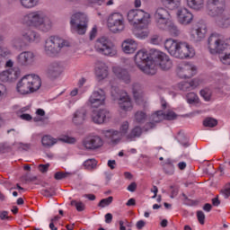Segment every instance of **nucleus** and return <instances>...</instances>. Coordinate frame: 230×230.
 Here are the masks:
<instances>
[{"label":"nucleus","mask_w":230,"mask_h":230,"mask_svg":"<svg viewBox=\"0 0 230 230\" xmlns=\"http://www.w3.org/2000/svg\"><path fill=\"white\" fill-rule=\"evenodd\" d=\"M206 12L209 17L217 19L221 28H229L230 17L224 14L227 10V0H206Z\"/></svg>","instance_id":"obj_1"},{"label":"nucleus","mask_w":230,"mask_h":230,"mask_svg":"<svg viewBox=\"0 0 230 230\" xmlns=\"http://www.w3.org/2000/svg\"><path fill=\"white\" fill-rule=\"evenodd\" d=\"M22 22L31 28H40L42 31H49L53 28V22L43 11H32L25 14Z\"/></svg>","instance_id":"obj_2"},{"label":"nucleus","mask_w":230,"mask_h":230,"mask_svg":"<svg viewBox=\"0 0 230 230\" xmlns=\"http://www.w3.org/2000/svg\"><path fill=\"white\" fill-rule=\"evenodd\" d=\"M164 48L175 58H190L195 57V49L186 42H179L173 39H168L164 42Z\"/></svg>","instance_id":"obj_3"},{"label":"nucleus","mask_w":230,"mask_h":230,"mask_svg":"<svg viewBox=\"0 0 230 230\" xmlns=\"http://www.w3.org/2000/svg\"><path fill=\"white\" fill-rule=\"evenodd\" d=\"M42 86V80L37 75H27L17 84L16 90L20 94H32L37 93Z\"/></svg>","instance_id":"obj_4"},{"label":"nucleus","mask_w":230,"mask_h":230,"mask_svg":"<svg viewBox=\"0 0 230 230\" xmlns=\"http://www.w3.org/2000/svg\"><path fill=\"white\" fill-rule=\"evenodd\" d=\"M68 46L69 42L57 36H51L45 41L44 51L49 57H56V55L60 53L62 48Z\"/></svg>","instance_id":"obj_5"},{"label":"nucleus","mask_w":230,"mask_h":230,"mask_svg":"<svg viewBox=\"0 0 230 230\" xmlns=\"http://www.w3.org/2000/svg\"><path fill=\"white\" fill-rule=\"evenodd\" d=\"M95 50L97 53L104 55V57H116V55H118L116 45L105 36L97 39L95 42Z\"/></svg>","instance_id":"obj_6"},{"label":"nucleus","mask_w":230,"mask_h":230,"mask_svg":"<svg viewBox=\"0 0 230 230\" xmlns=\"http://www.w3.org/2000/svg\"><path fill=\"white\" fill-rule=\"evenodd\" d=\"M150 62H152L150 51L148 54L145 50H139L135 55V64H137L140 71H143L146 75H155V69L152 67V65L149 64Z\"/></svg>","instance_id":"obj_7"},{"label":"nucleus","mask_w":230,"mask_h":230,"mask_svg":"<svg viewBox=\"0 0 230 230\" xmlns=\"http://www.w3.org/2000/svg\"><path fill=\"white\" fill-rule=\"evenodd\" d=\"M151 61L159 66L163 71H169L173 66V62L166 53L152 49L150 50Z\"/></svg>","instance_id":"obj_8"},{"label":"nucleus","mask_w":230,"mask_h":230,"mask_svg":"<svg viewBox=\"0 0 230 230\" xmlns=\"http://www.w3.org/2000/svg\"><path fill=\"white\" fill-rule=\"evenodd\" d=\"M111 93L113 100H118L122 111H132V101L127 92L119 90L118 86L111 85Z\"/></svg>","instance_id":"obj_9"},{"label":"nucleus","mask_w":230,"mask_h":230,"mask_svg":"<svg viewBox=\"0 0 230 230\" xmlns=\"http://www.w3.org/2000/svg\"><path fill=\"white\" fill-rule=\"evenodd\" d=\"M87 15L82 13H76L73 14L70 18V26L73 31L78 33V35H85V31H87Z\"/></svg>","instance_id":"obj_10"},{"label":"nucleus","mask_w":230,"mask_h":230,"mask_svg":"<svg viewBox=\"0 0 230 230\" xmlns=\"http://www.w3.org/2000/svg\"><path fill=\"white\" fill-rule=\"evenodd\" d=\"M168 7L158 6L155 9L154 19L155 22L160 30H165L166 24H169L170 21H172V14L170 11H168Z\"/></svg>","instance_id":"obj_11"},{"label":"nucleus","mask_w":230,"mask_h":230,"mask_svg":"<svg viewBox=\"0 0 230 230\" xmlns=\"http://www.w3.org/2000/svg\"><path fill=\"white\" fill-rule=\"evenodd\" d=\"M210 53H222L225 49H230V45L222 40V35L212 33L208 40Z\"/></svg>","instance_id":"obj_12"},{"label":"nucleus","mask_w":230,"mask_h":230,"mask_svg":"<svg viewBox=\"0 0 230 230\" xmlns=\"http://www.w3.org/2000/svg\"><path fill=\"white\" fill-rule=\"evenodd\" d=\"M108 28L112 33H121L125 30L123 15L119 13H111L107 21Z\"/></svg>","instance_id":"obj_13"},{"label":"nucleus","mask_w":230,"mask_h":230,"mask_svg":"<svg viewBox=\"0 0 230 230\" xmlns=\"http://www.w3.org/2000/svg\"><path fill=\"white\" fill-rule=\"evenodd\" d=\"M128 21L133 24H146L150 19V14L143 10L132 9L128 13Z\"/></svg>","instance_id":"obj_14"},{"label":"nucleus","mask_w":230,"mask_h":230,"mask_svg":"<svg viewBox=\"0 0 230 230\" xmlns=\"http://www.w3.org/2000/svg\"><path fill=\"white\" fill-rule=\"evenodd\" d=\"M58 141H61V143H67L68 145H75V143H76V138L69 136H62L58 138H53V137L46 135L41 138V145L45 148H51V146L57 145Z\"/></svg>","instance_id":"obj_15"},{"label":"nucleus","mask_w":230,"mask_h":230,"mask_svg":"<svg viewBox=\"0 0 230 230\" xmlns=\"http://www.w3.org/2000/svg\"><path fill=\"white\" fill-rule=\"evenodd\" d=\"M82 145L84 150H88L93 152L94 150H98V148H102L103 146V139L101 138L98 135H90L86 136L83 141Z\"/></svg>","instance_id":"obj_16"},{"label":"nucleus","mask_w":230,"mask_h":230,"mask_svg":"<svg viewBox=\"0 0 230 230\" xmlns=\"http://www.w3.org/2000/svg\"><path fill=\"white\" fill-rule=\"evenodd\" d=\"M206 33H208L206 23H196L190 28V40L192 42H200L202 39H205Z\"/></svg>","instance_id":"obj_17"},{"label":"nucleus","mask_w":230,"mask_h":230,"mask_svg":"<svg viewBox=\"0 0 230 230\" xmlns=\"http://www.w3.org/2000/svg\"><path fill=\"white\" fill-rule=\"evenodd\" d=\"M16 64L20 67H30L35 64V54L31 51H23L16 57Z\"/></svg>","instance_id":"obj_18"},{"label":"nucleus","mask_w":230,"mask_h":230,"mask_svg":"<svg viewBox=\"0 0 230 230\" xmlns=\"http://www.w3.org/2000/svg\"><path fill=\"white\" fill-rule=\"evenodd\" d=\"M197 74V68L190 63H181L177 66L179 78H191Z\"/></svg>","instance_id":"obj_19"},{"label":"nucleus","mask_w":230,"mask_h":230,"mask_svg":"<svg viewBox=\"0 0 230 230\" xmlns=\"http://www.w3.org/2000/svg\"><path fill=\"white\" fill-rule=\"evenodd\" d=\"M105 104V92L103 90L94 91L88 100V105L93 109H98Z\"/></svg>","instance_id":"obj_20"},{"label":"nucleus","mask_w":230,"mask_h":230,"mask_svg":"<svg viewBox=\"0 0 230 230\" xmlns=\"http://www.w3.org/2000/svg\"><path fill=\"white\" fill-rule=\"evenodd\" d=\"M62 65L58 61H52L50 62L47 68H46V75L48 78H50V80H56V78H58L62 75Z\"/></svg>","instance_id":"obj_21"},{"label":"nucleus","mask_w":230,"mask_h":230,"mask_svg":"<svg viewBox=\"0 0 230 230\" xmlns=\"http://www.w3.org/2000/svg\"><path fill=\"white\" fill-rule=\"evenodd\" d=\"M176 15L178 22L182 26H190V24L193 22V13H191L186 7L178 9Z\"/></svg>","instance_id":"obj_22"},{"label":"nucleus","mask_w":230,"mask_h":230,"mask_svg":"<svg viewBox=\"0 0 230 230\" xmlns=\"http://www.w3.org/2000/svg\"><path fill=\"white\" fill-rule=\"evenodd\" d=\"M92 119L93 123H97V125L107 123V121L111 119V112L107 109L93 111L92 113Z\"/></svg>","instance_id":"obj_23"},{"label":"nucleus","mask_w":230,"mask_h":230,"mask_svg":"<svg viewBox=\"0 0 230 230\" xmlns=\"http://www.w3.org/2000/svg\"><path fill=\"white\" fill-rule=\"evenodd\" d=\"M85 119H87V109L80 108L74 112L72 123L75 127H82L85 123Z\"/></svg>","instance_id":"obj_24"},{"label":"nucleus","mask_w":230,"mask_h":230,"mask_svg":"<svg viewBox=\"0 0 230 230\" xmlns=\"http://www.w3.org/2000/svg\"><path fill=\"white\" fill-rule=\"evenodd\" d=\"M102 134L111 143V145H118L121 141V132L115 129L103 130Z\"/></svg>","instance_id":"obj_25"},{"label":"nucleus","mask_w":230,"mask_h":230,"mask_svg":"<svg viewBox=\"0 0 230 230\" xmlns=\"http://www.w3.org/2000/svg\"><path fill=\"white\" fill-rule=\"evenodd\" d=\"M21 35L25 42H39L40 40V35L30 28L23 29Z\"/></svg>","instance_id":"obj_26"},{"label":"nucleus","mask_w":230,"mask_h":230,"mask_svg":"<svg viewBox=\"0 0 230 230\" xmlns=\"http://www.w3.org/2000/svg\"><path fill=\"white\" fill-rule=\"evenodd\" d=\"M200 85V80L195 78L192 79L190 82H181L178 84V88L180 91L188 92L193 91V89H197Z\"/></svg>","instance_id":"obj_27"},{"label":"nucleus","mask_w":230,"mask_h":230,"mask_svg":"<svg viewBox=\"0 0 230 230\" xmlns=\"http://www.w3.org/2000/svg\"><path fill=\"white\" fill-rule=\"evenodd\" d=\"M95 75L100 82L105 80L109 76V66L105 63H99L95 70Z\"/></svg>","instance_id":"obj_28"},{"label":"nucleus","mask_w":230,"mask_h":230,"mask_svg":"<svg viewBox=\"0 0 230 230\" xmlns=\"http://www.w3.org/2000/svg\"><path fill=\"white\" fill-rule=\"evenodd\" d=\"M113 73L117 76V78H119V80H123L125 84H130V75L128 72L121 67H113Z\"/></svg>","instance_id":"obj_29"},{"label":"nucleus","mask_w":230,"mask_h":230,"mask_svg":"<svg viewBox=\"0 0 230 230\" xmlns=\"http://www.w3.org/2000/svg\"><path fill=\"white\" fill-rule=\"evenodd\" d=\"M159 3L162 4V6H164L168 10H179L181 8V4L182 0H158Z\"/></svg>","instance_id":"obj_30"},{"label":"nucleus","mask_w":230,"mask_h":230,"mask_svg":"<svg viewBox=\"0 0 230 230\" xmlns=\"http://www.w3.org/2000/svg\"><path fill=\"white\" fill-rule=\"evenodd\" d=\"M137 49V44L132 40H126L122 43V50L124 53L130 55Z\"/></svg>","instance_id":"obj_31"},{"label":"nucleus","mask_w":230,"mask_h":230,"mask_svg":"<svg viewBox=\"0 0 230 230\" xmlns=\"http://www.w3.org/2000/svg\"><path fill=\"white\" fill-rule=\"evenodd\" d=\"M186 4L188 8H190V10H194L195 12H200V10H204L205 1L204 0H186Z\"/></svg>","instance_id":"obj_32"},{"label":"nucleus","mask_w":230,"mask_h":230,"mask_svg":"<svg viewBox=\"0 0 230 230\" xmlns=\"http://www.w3.org/2000/svg\"><path fill=\"white\" fill-rule=\"evenodd\" d=\"M162 30H167V31H169L172 37H179V35H181L179 27H177V25L173 23L172 20H170V22L166 24L165 29Z\"/></svg>","instance_id":"obj_33"},{"label":"nucleus","mask_w":230,"mask_h":230,"mask_svg":"<svg viewBox=\"0 0 230 230\" xmlns=\"http://www.w3.org/2000/svg\"><path fill=\"white\" fill-rule=\"evenodd\" d=\"M141 134H143V129L141 127L137 126L135 127L128 135H127L128 141H133L136 137H141Z\"/></svg>","instance_id":"obj_34"},{"label":"nucleus","mask_w":230,"mask_h":230,"mask_svg":"<svg viewBox=\"0 0 230 230\" xmlns=\"http://www.w3.org/2000/svg\"><path fill=\"white\" fill-rule=\"evenodd\" d=\"M7 73L9 75V79L11 80V82H15V80H17V78L21 76V68L14 66L13 68H9L7 70Z\"/></svg>","instance_id":"obj_35"},{"label":"nucleus","mask_w":230,"mask_h":230,"mask_svg":"<svg viewBox=\"0 0 230 230\" xmlns=\"http://www.w3.org/2000/svg\"><path fill=\"white\" fill-rule=\"evenodd\" d=\"M164 119V111H157L150 116V121H152L155 125L156 123H161Z\"/></svg>","instance_id":"obj_36"},{"label":"nucleus","mask_w":230,"mask_h":230,"mask_svg":"<svg viewBox=\"0 0 230 230\" xmlns=\"http://www.w3.org/2000/svg\"><path fill=\"white\" fill-rule=\"evenodd\" d=\"M13 46L16 48V49H22L24 46H26V41L22 38V35L15 37L13 40Z\"/></svg>","instance_id":"obj_37"},{"label":"nucleus","mask_w":230,"mask_h":230,"mask_svg":"<svg viewBox=\"0 0 230 230\" xmlns=\"http://www.w3.org/2000/svg\"><path fill=\"white\" fill-rule=\"evenodd\" d=\"M20 3L23 8H35L39 4V0H20Z\"/></svg>","instance_id":"obj_38"},{"label":"nucleus","mask_w":230,"mask_h":230,"mask_svg":"<svg viewBox=\"0 0 230 230\" xmlns=\"http://www.w3.org/2000/svg\"><path fill=\"white\" fill-rule=\"evenodd\" d=\"M13 146H16L19 152L21 151L28 152V150H31V144L30 143L19 142V143H14Z\"/></svg>","instance_id":"obj_39"},{"label":"nucleus","mask_w":230,"mask_h":230,"mask_svg":"<svg viewBox=\"0 0 230 230\" xmlns=\"http://www.w3.org/2000/svg\"><path fill=\"white\" fill-rule=\"evenodd\" d=\"M186 100L190 105H193V103H199V95L195 93H189L186 95Z\"/></svg>","instance_id":"obj_40"},{"label":"nucleus","mask_w":230,"mask_h":230,"mask_svg":"<svg viewBox=\"0 0 230 230\" xmlns=\"http://www.w3.org/2000/svg\"><path fill=\"white\" fill-rule=\"evenodd\" d=\"M132 93L135 100H139L141 94V84L135 83L132 85Z\"/></svg>","instance_id":"obj_41"},{"label":"nucleus","mask_w":230,"mask_h":230,"mask_svg":"<svg viewBox=\"0 0 230 230\" xmlns=\"http://www.w3.org/2000/svg\"><path fill=\"white\" fill-rule=\"evenodd\" d=\"M212 94H213V92H211L209 88H204L203 90L200 91V96L204 98L205 102H210Z\"/></svg>","instance_id":"obj_42"},{"label":"nucleus","mask_w":230,"mask_h":230,"mask_svg":"<svg viewBox=\"0 0 230 230\" xmlns=\"http://www.w3.org/2000/svg\"><path fill=\"white\" fill-rule=\"evenodd\" d=\"M114 200V198L112 196H110L106 199H101V201L98 203L99 208H107V206H111L112 204V201Z\"/></svg>","instance_id":"obj_43"},{"label":"nucleus","mask_w":230,"mask_h":230,"mask_svg":"<svg viewBox=\"0 0 230 230\" xmlns=\"http://www.w3.org/2000/svg\"><path fill=\"white\" fill-rule=\"evenodd\" d=\"M177 118V113H175L173 111H167L164 112V119H166L167 121H173Z\"/></svg>","instance_id":"obj_44"},{"label":"nucleus","mask_w":230,"mask_h":230,"mask_svg":"<svg viewBox=\"0 0 230 230\" xmlns=\"http://www.w3.org/2000/svg\"><path fill=\"white\" fill-rule=\"evenodd\" d=\"M203 125H204V127H209V128H213V127H217V125H218V121L213 118H207L203 121Z\"/></svg>","instance_id":"obj_45"},{"label":"nucleus","mask_w":230,"mask_h":230,"mask_svg":"<svg viewBox=\"0 0 230 230\" xmlns=\"http://www.w3.org/2000/svg\"><path fill=\"white\" fill-rule=\"evenodd\" d=\"M164 170L167 175H173L174 168L173 164H172L171 160H167L166 165L164 166Z\"/></svg>","instance_id":"obj_46"},{"label":"nucleus","mask_w":230,"mask_h":230,"mask_svg":"<svg viewBox=\"0 0 230 230\" xmlns=\"http://www.w3.org/2000/svg\"><path fill=\"white\" fill-rule=\"evenodd\" d=\"M135 119L137 123H144L145 119H146V113L144 111H137L135 113Z\"/></svg>","instance_id":"obj_47"},{"label":"nucleus","mask_w":230,"mask_h":230,"mask_svg":"<svg viewBox=\"0 0 230 230\" xmlns=\"http://www.w3.org/2000/svg\"><path fill=\"white\" fill-rule=\"evenodd\" d=\"M96 160L94 159H88L84 163V166L86 170H94V168H96Z\"/></svg>","instance_id":"obj_48"},{"label":"nucleus","mask_w":230,"mask_h":230,"mask_svg":"<svg viewBox=\"0 0 230 230\" xmlns=\"http://www.w3.org/2000/svg\"><path fill=\"white\" fill-rule=\"evenodd\" d=\"M41 195H43V197H48V198L54 197V195H56L55 188L49 187L47 189H43L41 190Z\"/></svg>","instance_id":"obj_49"},{"label":"nucleus","mask_w":230,"mask_h":230,"mask_svg":"<svg viewBox=\"0 0 230 230\" xmlns=\"http://www.w3.org/2000/svg\"><path fill=\"white\" fill-rule=\"evenodd\" d=\"M70 206H75L77 211L85 210V204H84L82 201H76L74 199L70 202Z\"/></svg>","instance_id":"obj_50"},{"label":"nucleus","mask_w":230,"mask_h":230,"mask_svg":"<svg viewBox=\"0 0 230 230\" xmlns=\"http://www.w3.org/2000/svg\"><path fill=\"white\" fill-rule=\"evenodd\" d=\"M71 175H73L71 172H58L55 173L54 178L56 181H62V179H67V177H71Z\"/></svg>","instance_id":"obj_51"},{"label":"nucleus","mask_w":230,"mask_h":230,"mask_svg":"<svg viewBox=\"0 0 230 230\" xmlns=\"http://www.w3.org/2000/svg\"><path fill=\"white\" fill-rule=\"evenodd\" d=\"M221 195L224 199H229L230 197V182L226 183L220 190Z\"/></svg>","instance_id":"obj_52"},{"label":"nucleus","mask_w":230,"mask_h":230,"mask_svg":"<svg viewBox=\"0 0 230 230\" xmlns=\"http://www.w3.org/2000/svg\"><path fill=\"white\" fill-rule=\"evenodd\" d=\"M163 41V39L161 38V35L159 34H154L151 36L150 42L151 44H155V46L161 44Z\"/></svg>","instance_id":"obj_53"},{"label":"nucleus","mask_w":230,"mask_h":230,"mask_svg":"<svg viewBox=\"0 0 230 230\" xmlns=\"http://www.w3.org/2000/svg\"><path fill=\"white\" fill-rule=\"evenodd\" d=\"M181 197H183L182 201L185 206H195V201L188 198L185 193H182Z\"/></svg>","instance_id":"obj_54"},{"label":"nucleus","mask_w":230,"mask_h":230,"mask_svg":"<svg viewBox=\"0 0 230 230\" xmlns=\"http://www.w3.org/2000/svg\"><path fill=\"white\" fill-rule=\"evenodd\" d=\"M0 81L1 82H12L10 79V75L8 74V70H4L0 73Z\"/></svg>","instance_id":"obj_55"},{"label":"nucleus","mask_w":230,"mask_h":230,"mask_svg":"<svg viewBox=\"0 0 230 230\" xmlns=\"http://www.w3.org/2000/svg\"><path fill=\"white\" fill-rule=\"evenodd\" d=\"M197 218H198L199 224H201V226H204V222L206 220V215L204 214V212L202 210H199L197 212Z\"/></svg>","instance_id":"obj_56"},{"label":"nucleus","mask_w":230,"mask_h":230,"mask_svg":"<svg viewBox=\"0 0 230 230\" xmlns=\"http://www.w3.org/2000/svg\"><path fill=\"white\" fill-rule=\"evenodd\" d=\"M170 190H172L171 199H175V197H177V195H179V187H177L175 185H171Z\"/></svg>","instance_id":"obj_57"},{"label":"nucleus","mask_w":230,"mask_h":230,"mask_svg":"<svg viewBox=\"0 0 230 230\" xmlns=\"http://www.w3.org/2000/svg\"><path fill=\"white\" fill-rule=\"evenodd\" d=\"M153 128H155V124L151 120L143 127L144 132H148V130H152Z\"/></svg>","instance_id":"obj_58"},{"label":"nucleus","mask_w":230,"mask_h":230,"mask_svg":"<svg viewBox=\"0 0 230 230\" xmlns=\"http://www.w3.org/2000/svg\"><path fill=\"white\" fill-rule=\"evenodd\" d=\"M10 49L4 46H0V57H8Z\"/></svg>","instance_id":"obj_59"},{"label":"nucleus","mask_w":230,"mask_h":230,"mask_svg":"<svg viewBox=\"0 0 230 230\" xmlns=\"http://www.w3.org/2000/svg\"><path fill=\"white\" fill-rule=\"evenodd\" d=\"M128 132V121H125L120 126V134H127Z\"/></svg>","instance_id":"obj_60"},{"label":"nucleus","mask_w":230,"mask_h":230,"mask_svg":"<svg viewBox=\"0 0 230 230\" xmlns=\"http://www.w3.org/2000/svg\"><path fill=\"white\" fill-rule=\"evenodd\" d=\"M221 62L225 64V66H230V54H226L221 57Z\"/></svg>","instance_id":"obj_61"},{"label":"nucleus","mask_w":230,"mask_h":230,"mask_svg":"<svg viewBox=\"0 0 230 230\" xmlns=\"http://www.w3.org/2000/svg\"><path fill=\"white\" fill-rule=\"evenodd\" d=\"M40 172H41V173H46L48 172V170L49 169V164H40L38 166Z\"/></svg>","instance_id":"obj_62"},{"label":"nucleus","mask_w":230,"mask_h":230,"mask_svg":"<svg viewBox=\"0 0 230 230\" xmlns=\"http://www.w3.org/2000/svg\"><path fill=\"white\" fill-rule=\"evenodd\" d=\"M137 189V183H136L135 181L131 182L128 186V191H131V193H134V191H136Z\"/></svg>","instance_id":"obj_63"},{"label":"nucleus","mask_w":230,"mask_h":230,"mask_svg":"<svg viewBox=\"0 0 230 230\" xmlns=\"http://www.w3.org/2000/svg\"><path fill=\"white\" fill-rule=\"evenodd\" d=\"M146 226V222H145L144 220H139L136 224V227L138 230L143 229V227H145Z\"/></svg>","instance_id":"obj_64"}]
</instances>
